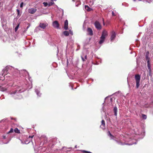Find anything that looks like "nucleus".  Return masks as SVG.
<instances>
[{
	"label": "nucleus",
	"mask_w": 153,
	"mask_h": 153,
	"mask_svg": "<svg viewBox=\"0 0 153 153\" xmlns=\"http://www.w3.org/2000/svg\"><path fill=\"white\" fill-rule=\"evenodd\" d=\"M7 87H4L0 85V91H7L10 96L15 99H19L22 98L20 93L24 92L25 89H23L22 86L18 85L12 86L8 91Z\"/></svg>",
	"instance_id": "obj_1"
},
{
	"label": "nucleus",
	"mask_w": 153,
	"mask_h": 153,
	"mask_svg": "<svg viewBox=\"0 0 153 153\" xmlns=\"http://www.w3.org/2000/svg\"><path fill=\"white\" fill-rule=\"evenodd\" d=\"M130 140H128L127 138L125 137H123L122 140L121 139H119V140H115V141L119 144L121 145H131L133 144H136V142L134 143H127L130 141Z\"/></svg>",
	"instance_id": "obj_2"
},
{
	"label": "nucleus",
	"mask_w": 153,
	"mask_h": 153,
	"mask_svg": "<svg viewBox=\"0 0 153 153\" xmlns=\"http://www.w3.org/2000/svg\"><path fill=\"white\" fill-rule=\"evenodd\" d=\"M108 36V33L107 31L104 30H103L102 33V35L100 37V40L99 42V43L100 45L102 44L104 41L106 37Z\"/></svg>",
	"instance_id": "obj_3"
},
{
	"label": "nucleus",
	"mask_w": 153,
	"mask_h": 153,
	"mask_svg": "<svg viewBox=\"0 0 153 153\" xmlns=\"http://www.w3.org/2000/svg\"><path fill=\"white\" fill-rule=\"evenodd\" d=\"M135 78L136 82V87L137 88H138L140 86V76L139 74H135Z\"/></svg>",
	"instance_id": "obj_4"
},
{
	"label": "nucleus",
	"mask_w": 153,
	"mask_h": 153,
	"mask_svg": "<svg viewBox=\"0 0 153 153\" xmlns=\"http://www.w3.org/2000/svg\"><path fill=\"white\" fill-rule=\"evenodd\" d=\"M52 25L55 28L57 29L60 28L59 27V24L57 21H55L53 22L52 23Z\"/></svg>",
	"instance_id": "obj_5"
},
{
	"label": "nucleus",
	"mask_w": 153,
	"mask_h": 153,
	"mask_svg": "<svg viewBox=\"0 0 153 153\" xmlns=\"http://www.w3.org/2000/svg\"><path fill=\"white\" fill-rule=\"evenodd\" d=\"M39 27L43 29H45L46 27L48 25V24L46 22L40 23L39 24Z\"/></svg>",
	"instance_id": "obj_6"
},
{
	"label": "nucleus",
	"mask_w": 153,
	"mask_h": 153,
	"mask_svg": "<svg viewBox=\"0 0 153 153\" xmlns=\"http://www.w3.org/2000/svg\"><path fill=\"white\" fill-rule=\"evenodd\" d=\"M116 33L114 31H112L111 33V41H113L116 37Z\"/></svg>",
	"instance_id": "obj_7"
},
{
	"label": "nucleus",
	"mask_w": 153,
	"mask_h": 153,
	"mask_svg": "<svg viewBox=\"0 0 153 153\" xmlns=\"http://www.w3.org/2000/svg\"><path fill=\"white\" fill-rule=\"evenodd\" d=\"M94 25L96 28L99 30H100L101 28V26L100 23L97 21L95 22Z\"/></svg>",
	"instance_id": "obj_8"
},
{
	"label": "nucleus",
	"mask_w": 153,
	"mask_h": 153,
	"mask_svg": "<svg viewBox=\"0 0 153 153\" xmlns=\"http://www.w3.org/2000/svg\"><path fill=\"white\" fill-rule=\"evenodd\" d=\"M87 32L88 34L90 36H92L93 35V31L92 29L90 27H88L87 29Z\"/></svg>",
	"instance_id": "obj_9"
},
{
	"label": "nucleus",
	"mask_w": 153,
	"mask_h": 153,
	"mask_svg": "<svg viewBox=\"0 0 153 153\" xmlns=\"http://www.w3.org/2000/svg\"><path fill=\"white\" fill-rule=\"evenodd\" d=\"M36 9L33 8H31L28 9V12L31 14L34 13L36 11Z\"/></svg>",
	"instance_id": "obj_10"
},
{
	"label": "nucleus",
	"mask_w": 153,
	"mask_h": 153,
	"mask_svg": "<svg viewBox=\"0 0 153 153\" xmlns=\"http://www.w3.org/2000/svg\"><path fill=\"white\" fill-rule=\"evenodd\" d=\"M64 28V29L65 30H67L68 29V22L67 20H66L65 22Z\"/></svg>",
	"instance_id": "obj_11"
},
{
	"label": "nucleus",
	"mask_w": 153,
	"mask_h": 153,
	"mask_svg": "<svg viewBox=\"0 0 153 153\" xmlns=\"http://www.w3.org/2000/svg\"><path fill=\"white\" fill-rule=\"evenodd\" d=\"M105 121L103 120H102L101 121V125L100 126V127L102 129H104L105 128Z\"/></svg>",
	"instance_id": "obj_12"
},
{
	"label": "nucleus",
	"mask_w": 153,
	"mask_h": 153,
	"mask_svg": "<svg viewBox=\"0 0 153 153\" xmlns=\"http://www.w3.org/2000/svg\"><path fill=\"white\" fill-rule=\"evenodd\" d=\"M39 88H38V89L35 88V91L36 93V94L38 96L40 97L41 95V94L40 93L39 91Z\"/></svg>",
	"instance_id": "obj_13"
},
{
	"label": "nucleus",
	"mask_w": 153,
	"mask_h": 153,
	"mask_svg": "<svg viewBox=\"0 0 153 153\" xmlns=\"http://www.w3.org/2000/svg\"><path fill=\"white\" fill-rule=\"evenodd\" d=\"M113 111L114 113V115L117 117V107L115 106L114 107L113 109Z\"/></svg>",
	"instance_id": "obj_14"
},
{
	"label": "nucleus",
	"mask_w": 153,
	"mask_h": 153,
	"mask_svg": "<svg viewBox=\"0 0 153 153\" xmlns=\"http://www.w3.org/2000/svg\"><path fill=\"white\" fill-rule=\"evenodd\" d=\"M149 51H147L146 52V59L147 61H149L150 58L149 57Z\"/></svg>",
	"instance_id": "obj_15"
},
{
	"label": "nucleus",
	"mask_w": 153,
	"mask_h": 153,
	"mask_svg": "<svg viewBox=\"0 0 153 153\" xmlns=\"http://www.w3.org/2000/svg\"><path fill=\"white\" fill-rule=\"evenodd\" d=\"M108 135L110 137L111 139H113L114 137L111 134L110 131H108Z\"/></svg>",
	"instance_id": "obj_16"
},
{
	"label": "nucleus",
	"mask_w": 153,
	"mask_h": 153,
	"mask_svg": "<svg viewBox=\"0 0 153 153\" xmlns=\"http://www.w3.org/2000/svg\"><path fill=\"white\" fill-rule=\"evenodd\" d=\"M54 4V1L52 0H51L50 2L48 3V6L50 7Z\"/></svg>",
	"instance_id": "obj_17"
},
{
	"label": "nucleus",
	"mask_w": 153,
	"mask_h": 153,
	"mask_svg": "<svg viewBox=\"0 0 153 153\" xmlns=\"http://www.w3.org/2000/svg\"><path fill=\"white\" fill-rule=\"evenodd\" d=\"M40 28L41 27H39V25L38 26L36 27L34 30V32H37L40 30H41Z\"/></svg>",
	"instance_id": "obj_18"
},
{
	"label": "nucleus",
	"mask_w": 153,
	"mask_h": 153,
	"mask_svg": "<svg viewBox=\"0 0 153 153\" xmlns=\"http://www.w3.org/2000/svg\"><path fill=\"white\" fill-rule=\"evenodd\" d=\"M20 141L21 142V143L22 144H28L30 143V141H28L27 140H26V141H25L24 142H23V141L22 140H20Z\"/></svg>",
	"instance_id": "obj_19"
},
{
	"label": "nucleus",
	"mask_w": 153,
	"mask_h": 153,
	"mask_svg": "<svg viewBox=\"0 0 153 153\" xmlns=\"http://www.w3.org/2000/svg\"><path fill=\"white\" fill-rule=\"evenodd\" d=\"M66 36H68L69 35V33L68 31H65L63 33Z\"/></svg>",
	"instance_id": "obj_20"
},
{
	"label": "nucleus",
	"mask_w": 153,
	"mask_h": 153,
	"mask_svg": "<svg viewBox=\"0 0 153 153\" xmlns=\"http://www.w3.org/2000/svg\"><path fill=\"white\" fill-rule=\"evenodd\" d=\"M147 66L148 68L150 71H151L150 65V64L149 61H147Z\"/></svg>",
	"instance_id": "obj_21"
},
{
	"label": "nucleus",
	"mask_w": 153,
	"mask_h": 153,
	"mask_svg": "<svg viewBox=\"0 0 153 153\" xmlns=\"http://www.w3.org/2000/svg\"><path fill=\"white\" fill-rule=\"evenodd\" d=\"M14 131L15 133H20V130H19L17 128H16L14 129Z\"/></svg>",
	"instance_id": "obj_22"
},
{
	"label": "nucleus",
	"mask_w": 153,
	"mask_h": 153,
	"mask_svg": "<svg viewBox=\"0 0 153 153\" xmlns=\"http://www.w3.org/2000/svg\"><path fill=\"white\" fill-rule=\"evenodd\" d=\"M85 8L88 11H90V9L88 6L87 5L85 6Z\"/></svg>",
	"instance_id": "obj_23"
},
{
	"label": "nucleus",
	"mask_w": 153,
	"mask_h": 153,
	"mask_svg": "<svg viewBox=\"0 0 153 153\" xmlns=\"http://www.w3.org/2000/svg\"><path fill=\"white\" fill-rule=\"evenodd\" d=\"M19 24L17 25V26L15 27V32H16L17 30L18 29L19 27Z\"/></svg>",
	"instance_id": "obj_24"
},
{
	"label": "nucleus",
	"mask_w": 153,
	"mask_h": 153,
	"mask_svg": "<svg viewBox=\"0 0 153 153\" xmlns=\"http://www.w3.org/2000/svg\"><path fill=\"white\" fill-rule=\"evenodd\" d=\"M142 117L144 119H146L147 118L146 115L144 114H142Z\"/></svg>",
	"instance_id": "obj_25"
},
{
	"label": "nucleus",
	"mask_w": 153,
	"mask_h": 153,
	"mask_svg": "<svg viewBox=\"0 0 153 153\" xmlns=\"http://www.w3.org/2000/svg\"><path fill=\"white\" fill-rule=\"evenodd\" d=\"M43 4H44V6L45 7H46L47 6H48V3L47 2H44L43 3Z\"/></svg>",
	"instance_id": "obj_26"
},
{
	"label": "nucleus",
	"mask_w": 153,
	"mask_h": 153,
	"mask_svg": "<svg viewBox=\"0 0 153 153\" xmlns=\"http://www.w3.org/2000/svg\"><path fill=\"white\" fill-rule=\"evenodd\" d=\"M153 0H146L144 1V2H146L149 3H151Z\"/></svg>",
	"instance_id": "obj_27"
},
{
	"label": "nucleus",
	"mask_w": 153,
	"mask_h": 153,
	"mask_svg": "<svg viewBox=\"0 0 153 153\" xmlns=\"http://www.w3.org/2000/svg\"><path fill=\"white\" fill-rule=\"evenodd\" d=\"M13 132V129L12 128H11L10 131L8 132L7 134Z\"/></svg>",
	"instance_id": "obj_28"
},
{
	"label": "nucleus",
	"mask_w": 153,
	"mask_h": 153,
	"mask_svg": "<svg viewBox=\"0 0 153 153\" xmlns=\"http://www.w3.org/2000/svg\"><path fill=\"white\" fill-rule=\"evenodd\" d=\"M81 57L82 59V60L83 61H85V58H84L83 55Z\"/></svg>",
	"instance_id": "obj_29"
},
{
	"label": "nucleus",
	"mask_w": 153,
	"mask_h": 153,
	"mask_svg": "<svg viewBox=\"0 0 153 153\" xmlns=\"http://www.w3.org/2000/svg\"><path fill=\"white\" fill-rule=\"evenodd\" d=\"M23 4H24L23 2H22L21 3V4H20V7L22 8L23 7Z\"/></svg>",
	"instance_id": "obj_30"
},
{
	"label": "nucleus",
	"mask_w": 153,
	"mask_h": 153,
	"mask_svg": "<svg viewBox=\"0 0 153 153\" xmlns=\"http://www.w3.org/2000/svg\"><path fill=\"white\" fill-rule=\"evenodd\" d=\"M112 16H116V15L114 11L112 12Z\"/></svg>",
	"instance_id": "obj_31"
},
{
	"label": "nucleus",
	"mask_w": 153,
	"mask_h": 153,
	"mask_svg": "<svg viewBox=\"0 0 153 153\" xmlns=\"http://www.w3.org/2000/svg\"><path fill=\"white\" fill-rule=\"evenodd\" d=\"M69 31L70 32V33L71 35H73V32L71 31V30H69Z\"/></svg>",
	"instance_id": "obj_32"
},
{
	"label": "nucleus",
	"mask_w": 153,
	"mask_h": 153,
	"mask_svg": "<svg viewBox=\"0 0 153 153\" xmlns=\"http://www.w3.org/2000/svg\"><path fill=\"white\" fill-rule=\"evenodd\" d=\"M16 11H17V13L19 15V12H20V11H19V10L17 9L16 10Z\"/></svg>",
	"instance_id": "obj_33"
},
{
	"label": "nucleus",
	"mask_w": 153,
	"mask_h": 153,
	"mask_svg": "<svg viewBox=\"0 0 153 153\" xmlns=\"http://www.w3.org/2000/svg\"><path fill=\"white\" fill-rule=\"evenodd\" d=\"M83 56L84 57V58H85V59H87V55H83Z\"/></svg>",
	"instance_id": "obj_34"
},
{
	"label": "nucleus",
	"mask_w": 153,
	"mask_h": 153,
	"mask_svg": "<svg viewBox=\"0 0 153 153\" xmlns=\"http://www.w3.org/2000/svg\"><path fill=\"white\" fill-rule=\"evenodd\" d=\"M78 48H77V49H76V51H78V50H79V49H80V47H79V45H78Z\"/></svg>",
	"instance_id": "obj_35"
},
{
	"label": "nucleus",
	"mask_w": 153,
	"mask_h": 153,
	"mask_svg": "<svg viewBox=\"0 0 153 153\" xmlns=\"http://www.w3.org/2000/svg\"><path fill=\"white\" fill-rule=\"evenodd\" d=\"M34 136L33 135L32 136H30L29 137V138H32Z\"/></svg>",
	"instance_id": "obj_36"
},
{
	"label": "nucleus",
	"mask_w": 153,
	"mask_h": 153,
	"mask_svg": "<svg viewBox=\"0 0 153 153\" xmlns=\"http://www.w3.org/2000/svg\"><path fill=\"white\" fill-rule=\"evenodd\" d=\"M2 137L4 139H6V136H3Z\"/></svg>",
	"instance_id": "obj_37"
},
{
	"label": "nucleus",
	"mask_w": 153,
	"mask_h": 153,
	"mask_svg": "<svg viewBox=\"0 0 153 153\" xmlns=\"http://www.w3.org/2000/svg\"><path fill=\"white\" fill-rule=\"evenodd\" d=\"M16 138L18 139H19V140H21L20 139V138L19 137H16Z\"/></svg>",
	"instance_id": "obj_38"
},
{
	"label": "nucleus",
	"mask_w": 153,
	"mask_h": 153,
	"mask_svg": "<svg viewBox=\"0 0 153 153\" xmlns=\"http://www.w3.org/2000/svg\"><path fill=\"white\" fill-rule=\"evenodd\" d=\"M112 100V99L111 98L110 99V102H111Z\"/></svg>",
	"instance_id": "obj_39"
},
{
	"label": "nucleus",
	"mask_w": 153,
	"mask_h": 153,
	"mask_svg": "<svg viewBox=\"0 0 153 153\" xmlns=\"http://www.w3.org/2000/svg\"><path fill=\"white\" fill-rule=\"evenodd\" d=\"M29 26H28V27H27V28H26L27 29H28V28H29Z\"/></svg>",
	"instance_id": "obj_40"
},
{
	"label": "nucleus",
	"mask_w": 153,
	"mask_h": 153,
	"mask_svg": "<svg viewBox=\"0 0 153 153\" xmlns=\"http://www.w3.org/2000/svg\"><path fill=\"white\" fill-rule=\"evenodd\" d=\"M53 1H56L57 0H52Z\"/></svg>",
	"instance_id": "obj_41"
},
{
	"label": "nucleus",
	"mask_w": 153,
	"mask_h": 153,
	"mask_svg": "<svg viewBox=\"0 0 153 153\" xmlns=\"http://www.w3.org/2000/svg\"><path fill=\"white\" fill-rule=\"evenodd\" d=\"M55 6L56 7H58V6L56 5H55Z\"/></svg>",
	"instance_id": "obj_42"
},
{
	"label": "nucleus",
	"mask_w": 153,
	"mask_h": 153,
	"mask_svg": "<svg viewBox=\"0 0 153 153\" xmlns=\"http://www.w3.org/2000/svg\"><path fill=\"white\" fill-rule=\"evenodd\" d=\"M71 88H72V90H73V87H72H72H71Z\"/></svg>",
	"instance_id": "obj_43"
},
{
	"label": "nucleus",
	"mask_w": 153,
	"mask_h": 153,
	"mask_svg": "<svg viewBox=\"0 0 153 153\" xmlns=\"http://www.w3.org/2000/svg\"><path fill=\"white\" fill-rule=\"evenodd\" d=\"M103 24L104 25V19H103Z\"/></svg>",
	"instance_id": "obj_44"
},
{
	"label": "nucleus",
	"mask_w": 153,
	"mask_h": 153,
	"mask_svg": "<svg viewBox=\"0 0 153 153\" xmlns=\"http://www.w3.org/2000/svg\"><path fill=\"white\" fill-rule=\"evenodd\" d=\"M134 1H135L136 0H133Z\"/></svg>",
	"instance_id": "obj_45"
},
{
	"label": "nucleus",
	"mask_w": 153,
	"mask_h": 153,
	"mask_svg": "<svg viewBox=\"0 0 153 153\" xmlns=\"http://www.w3.org/2000/svg\"><path fill=\"white\" fill-rule=\"evenodd\" d=\"M8 143V142H7V143H5V144H7V143Z\"/></svg>",
	"instance_id": "obj_46"
},
{
	"label": "nucleus",
	"mask_w": 153,
	"mask_h": 153,
	"mask_svg": "<svg viewBox=\"0 0 153 153\" xmlns=\"http://www.w3.org/2000/svg\"><path fill=\"white\" fill-rule=\"evenodd\" d=\"M3 20V19H1V21H2Z\"/></svg>",
	"instance_id": "obj_47"
},
{
	"label": "nucleus",
	"mask_w": 153,
	"mask_h": 153,
	"mask_svg": "<svg viewBox=\"0 0 153 153\" xmlns=\"http://www.w3.org/2000/svg\"><path fill=\"white\" fill-rule=\"evenodd\" d=\"M3 20V19H1V21H2Z\"/></svg>",
	"instance_id": "obj_48"
},
{
	"label": "nucleus",
	"mask_w": 153,
	"mask_h": 153,
	"mask_svg": "<svg viewBox=\"0 0 153 153\" xmlns=\"http://www.w3.org/2000/svg\"><path fill=\"white\" fill-rule=\"evenodd\" d=\"M102 108H103V106L102 107Z\"/></svg>",
	"instance_id": "obj_49"
},
{
	"label": "nucleus",
	"mask_w": 153,
	"mask_h": 153,
	"mask_svg": "<svg viewBox=\"0 0 153 153\" xmlns=\"http://www.w3.org/2000/svg\"><path fill=\"white\" fill-rule=\"evenodd\" d=\"M76 146H75V148H76Z\"/></svg>",
	"instance_id": "obj_50"
}]
</instances>
